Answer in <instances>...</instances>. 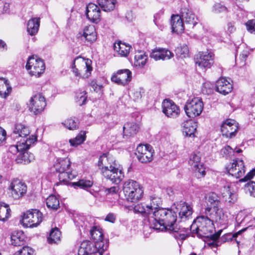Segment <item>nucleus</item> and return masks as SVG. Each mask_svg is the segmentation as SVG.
<instances>
[{"label":"nucleus","mask_w":255,"mask_h":255,"mask_svg":"<svg viewBox=\"0 0 255 255\" xmlns=\"http://www.w3.org/2000/svg\"><path fill=\"white\" fill-rule=\"evenodd\" d=\"M123 191L126 200L132 203L138 202L143 195V187L137 182L130 179L124 182Z\"/></svg>","instance_id":"obj_4"},{"label":"nucleus","mask_w":255,"mask_h":255,"mask_svg":"<svg viewBox=\"0 0 255 255\" xmlns=\"http://www.w3.org/2000/svg\"><path fill=\"white\" fill-rule=\"evenodd\" d=\"M249 54V51L247 50H244L240 54L239 60H240L241 66L245 65L246 60Z\"/></svg>","instance_id":"obj_59"},{"label":"nucleus","mask_w":255,"mask_h":255,"mask_svg":"<svg viewBox=\"0 0 255 255\" xmlns=\"http://www.w3.org/2000/svg\"><path fill=\"white\" fill-rule=\"evenodd\" d=\"M246 187L249 190L250 195L255 197V182H249L246 184Z\"/></svg>","instance_id":"obj_61"},{"label":"nucleus","mask_w":255,"mask_h":255,"mask_svg":"<svg viewBox=\"0 0 255 255\" xmlns=\"http://www.w3.org/2000/svg\"><path fill=\"white\" fill-rule=\"evenodd\" d=\"M34 159L33 154L29 152L26 150L21 151L17 156L15 161L17 163L27 164Z\"/></svg>","instance_id":"obj_33"},{"label":"nucleus","mask_w":255,"mask_h":255,"mask_svg":"<svg viewBox=\"0 0 255 255\" xmlns=\"http://www.w3.org/2000/svg\"><path fill=\"white\" fill-rule=\"evenodd\" d=\"M89 85L92 87L94 91L97 93L102 92L103 90V85L101 84H98L96 81L94 80L91 81L89 82Z\"/></svg>","instance_id":"obj_58"},{"label":"nucleus","mask_w":255,"mask_h":255,"mask_svg":"<svg viewBox=\"0 0 255 255\" xmlns=\"http://www.w3.org/2000/svg\"><path fill=\"white\" fill-rule=\"evenodd\" d=\"M174 54L170 50L164 48H155L150 54V57L155 61L166 60L172 58Z\"/></svg>","instance_id":"obj_22"},{"label":"nucleus","mask_w":255,"mask_h":255,"mask_svg":"<svg viewBox=\"0 0 255 255\" xmlns=\"http://www.w3.org/2000/svg\"><path fill=\"white\" fill-rule=\"evenodd\" d=\"M247 30L252 34H255V19L249 20L246 23Z\"/></svg>","instance_id":"obj_60"},{"label":"nucleus","mask_w":255,"mask_h":255,"mask_svg":"<svg viewBox=\"0 0 255 255\" xmlns=\"http://www.w3.org/2000/svg\"><path fill=\"white\" fill-rule=\"evenodd\" d=\"M62 124L70 130H75L78 128V122L77 119H68L62 123Z\"/></svg>","instance_id":"obj_50"},{"label":"nucleus","mask_w":255,"mask_h":255,"mask_svg":"<svg viewBox=\"0 0 255 255\" xmlns=\"http://www.w3.org/2000/svg\"><path fill=\"white\" fill-rule=\"evenodd\" d=\"M245 231H246V229H243L241 230L238 231V232H237L234 234H226L224 236L222 237L221 239L223 242L229 241L230 240H232L233 238H236L239 235L241 234L242 232H243Z\"/></svg>","instance_id":"obj_54"},{"label":"nucleus","mask_w":255,"mask_h":255,"mask_svg":"<svg viewBox=\"0 0 255 255\" xmlns=\"http://www.w3.org/2000/svg\"><path fill=\"white\" fill-rule=\"evenodd\" d=\"M175 212L178 213L180 221H186L192 219L193 209L192 207L185 202L180 201L174 204Z\"/></svg>","instance_id":"obj_13"},{"label":"nucleus","mask_w":255,"mask_h":255,"mask_svg":"<svg viewBox=\"0 0 255 255\" xmlns=\"http://www.w3.org/2000/svg\"><path fill=\"white\" fill-rule=\"evenodd\" d=\"M207 216H209L212 223H216L223 228H226L228 224L227 215H225L222 209L216 210L207 211Z\"/></svg>","instance_id":"obj_16"},{"label":"nucleus","mask_w":255,"mask_h":255,"mask_svg":"<svg viewBox=\"0 0 255 255\" xmlns=\"http://www.w3.org/2000/svg\"><path fill=\"white\" fill-rule=\"evenodd\" d=\"M42 221V214L37 209H31L24 213L22 223L25 227H37Z\"/></svg>","instance_id":"obj_8"},{"label":"nucleus","mask_w":255,"mask_h":255,"mask_svg":"<svg viewBox=\"0 0 255 255\" xmlns=\"http://www.w3.org/2000/svg\"><path fill=\"white\" fill-rule=\"evenodd\" d=\"M25 241V235L22 231L13 232L11 236V244L14 246L23 245Z\"/></svg>","instance_id":"obj_40"},{"label":"nucleus","mask_w":255,"mask_h":255,"mask_svg":"<svg viewBox=\"0 0 255 255\" xmlns=\"http://www.w3.org/2000/svg\"><path fill=\"white\" fill-rule=\"evenodd\" d=\"M253 218L252 215L247 214L246 212L244 211H241L238 213L236 218V221L238 226L243 225L244 226H247L246 230L248 228H249V224L250 219Z\"/></svg>","instance_id":"obj_35"},{"label":"nucleus","mask_w":255,"mask_h":255,"mask_svg":"<svg viewBox=\"0 0 255 255\" xmlns=\"http://www.w3.org/2000/svg\"><path fill=\"white\" fill-rule=\"evenodd\" d=\"M70 166V160L68 158L60 159L55 165V169L57 172L67 171Z\"/></svg>","instance_id":"obj_45"},{"label":"nucleus","mask_w":255,"mask_h":255,"mask_svg":"<svg viewBox=\"0 0 255 255\" xmlns=\"http://www.w3.org/2000/svg\"><path fill=\"white\" fill-rule=\"evenodd\" d=\"M222 194L226 202L233 204L237 200L236 195L231 191L230 186L228 184L224 187Z\"/></svg>","instance_id":"obj_41"},{"label":"nucleus","mask_w":255,"mask_h":255,"mask_svg":"<svg viewBox=\"0 0 255 255\" xmlns=\"http://www.w3.org/2000/svg\"><path fill=\"white\" fill-rule=\"evenodd\" d=\"M201 154L200 153H193L191 155L189 160V163L196 172L198 178L204 177L205 175V168L203 164L200 162Z\"/></svg>","instance_id":"obj_20"},{"label":"nucleus","mask_w":255,"mask_h":255,"mask_svg":"<svg viewBox=\"0 0 255 255\" xmlns=\"http://www.w3.org/2000/svg\"><path fill=\"white\" fill-rule=\"evenodd\" d=\"M238 130V124L234 120H227L223 123L221 127L223 135L230 138L236 135Z\"/></svg>","instance_id":"obj_19"},{"label":"nucleus","mask_w":255,"mask_h":255,"mask_svg":"<svg viewBox=\"0 0 255 255\" xmlns=\"http://www.w3.org/2000/svg\"><path fill=\"white\" fill-rule=\"evenodd\" d=\"M133 210L135 213H141L143 216L146 218V220L149 224V218L152 217L153 213H151L150 208H149L147 204H138L134 206Z\"/></svg>","instance_id":"obj_34"},{"label":"nucleus","mask_w":255,"mask_h":255,"mask_svg":"<svg viewBox=\"0 0 255 255\" xmlns=\"http://www.w3.org/2000/svg\"><path fill=\"white\" fill-rule=\"evenodd\" d=\"M255 175V169H253L250 171L244 177V178L240 180V181H246L252 179Z\"/></svg>","instance_id":"obj_64"},{"label":"nucleus","mask_w":255,"mask_h":255,"mask_svg":"<svg viewBox=\"0 0 255 255\" xmlns=\"http://www.w3.org/2000/svg\"><path fill=\"white\" fill-rule=\"evenodd\" d=\"M176 54L181 57H186L189 52V50L186 45L177 47L175 50Z\"/></svg>","instance_id":"obj_52"},{"label":"nucleus","mask_w":255,"mask_h":255,"mask_svg":"<svg viewBox=\"0 0 255 255\" xmlns=\"http://www.w3.org/2000/svg\"><path fill=\"white\" fill-rule=\"evenodd\" d=\"M46 105L45 98L40 93L33 96L28 104L30 111L33 112L35 115L42 112Z\"/></svg>","instance_id":"obj_12"},{"label":"nucleus","mask_w":255,"mask_h":255,"mask_svg":"<svg viewBox=\"0 0 255 255\" xmlns=\"http://www.w3.org/2000/svg\"><path fill=\"white\" fill-rule=\"evenodd\" d=\"M36 140V136L31 135L29 136V138H27L26 140L24 139L23 141H22V139H21L16 145H10L9 147L8 150L13 154H15L17 152L20 153L21 151L28 149L30 146L34 143Z\"/></svg>","instance_id":"obj_17"},{"label":"nucleus","mask_w":255,"mask_h":255,"mask_svg":"<svg viewBox=\"0 0 255 255\" xmlns=\"http://www.w3.org/2000/svg\"><path fill=\"white\" fill-rule=\"evenodd\" d=\"M86 100V92L85 91H80L76 93V102L79 105L82 106L84 105Z\"/></svg>","instance_id":"obj_51"},{"label":"nucleus","mask_w":255,"mask_h":255,"mask_svg":"<svg viewBox=\"0 0 255 255\" xmlns=\"http://www.w3.org/2000/svg\"><path fill=\"white\" fill-rule=\"evenodd\" d=\"M78 37L90 43L95 41L97 39V34L94 26L90 25L85 26L82 31L79 32Z\"/></svg>","instance_id":"obj_23"},{"label":"nucleus","mask_w":255,"mask_h":255,"mask_svg":"<svg viewBox=\"0 0 255 255\" xmlns=\"http://www.w3.org/2000/svg\"><path fill=\"white\" fill-rule=\"evenodd\" d=\"M29 133L30 131L28 127L21 124H17L15 125L13 132V136L15 135V137L18 136L22 138V141L28 138L27 136Z\"/></svg>","instance_id":"obj_31"},{"label":"nucleus","mask_w":255,"mask_h":255,"mask_svg":"<svg viewBox=\"0 0 255 255\" xmlns=\"http://www.w3.org/2000/svg\"><path fill=\"white\" fill-rule=\"evenodd\" d=\"M18 252V255H34V250L29 247H23Z\"/></svg>","instance_id":"obj_57"},{"label":"nucleus","mask_w":255,"mask_h":255,"mask_svg":"<svg viewBox=\"0 0 255 255\" xmlns=\"http://www.w3.org/2000/svg\"><path fill=\"white\" fill-rule=\"evenodd\" d=\"M10 209L7 204L4 203H0V221L4 222L6 221L10 216Z\"/></svg>","instance_id":"obj_43"},{"label":"nucleus","mask_w":255,"mask_h":255,"mask_svg":"<svg viewBox=\"0 0 255 255\" xmlns=\"http://www.w3.org/2000/svg\"><path fill=\"white\" fill-rule=\"evenodd\" d=\"M131 72L127 69L119 70L116 73H114L111 78L113 82L119 85L126 86L131 80Z\"/></svg>","instance_id":"obj_14"},{"label":"nucleus","mask_w":255,"mask_h":255,"mask_svg":"<svg viewBox=\"0 0 255 255\" xmlns=\"http://www.w3.org/2000/svg\"><path fill=\"white\" fill-rule=\"evenodd\" d=\"M225 78H221L216 82V91L223 95H226L230 93L233 89V86L230 82Z\"/></svg>","instance_id":"obj_27"},{"label":"nucleus","mask_w":255,"mask_h":255,"mask_svg":"<svg viewBox=\"0 0 255 255\" xmlns=\"http://www.w3.org/2000/svg\"><path fill=\"white\" fill-rule=\"evenodd\" d=\"M85 133L81 131L75 138L69 139V142L71 146H77L82 143L85 140Z\"/></svg>","instance_id":"obj_48"},{"label":"nucleus","mask_w":255,"mask_h":255,"mask_svg":"<svg viewBox=\"0 0 255 255\" xmlns=\"http://www.w3.org/2000/svg\"><path fill=\"white\" fill-rule=\"evenodd\" d=\"M90 236L94 243L89 241H84L82 242H88L92 244L95 248L98 250L97 252H100V254L103 255L105 251L107 250L108 245L105 243L103 240V233L102 230L99 227H93L90 230Z\"/></svg>","instance_id":"obj_6"},{"label":"nucleus","mask_w":255,"mask_h":255,"mask_svg":"<svg viewBox=\"0 0 255 255\" xmlns=\"http://www.w3.org/2000/svg\"><path fill=\"white\" fill-rule=\"evenodd\" d=\"M213 10L216 13L226 12L227 8L221 3H216L213 7Z\"/></svg>","instance_id":"obj_62"},{"label":"nucleus","mask_w":255,"mask_h":255,"mask_svg":"<svg viewBox=\"0 0 255 255\" xmlns=\"http://www.w3.org/2000/svg\"><path fill=\"white\" fill-rule=\"evenodd\" d=\"M233 152V149L231 148V147L229 145L225 146L221 150V154L227 158L230 157Z\"/></svg>","instance_id":"obj_55"},{"label":"nucleus","mask_w":255,"mask_h":255,"mask_svg":"<svg viewBox=\"0 0 255 255\" xmlns=\"http://www.w3.org/2000/svg\"><path fill=\"white\" fill-rule=\"evenodd\" d=\"M213 86L209 83L206 82L203 85L202 92L207 94H209L212 92V88Z\"/></svg>","instance_id":"obj_63"},{"label":"nucleus","mask_w":255,"mask_h":255,"mask_svg":"<svg viewBox=\"0 0 255 255\" xmlns=\"http://www.w3.org/2000/svg\"><path fill=\"white\" fill-rule=\"evenodd\" d=\"M100 8L96 4L89 3L86 6V14L87 18L93 23H98L101 19Z\"/></svg>","instance_id":"obj_21"},{"label":"nucleus","mask_w":255,"mask_h":255,"mask_svg":"<svg viewBox=\"0 0 255 255\" xmlns=\"http://www.w3.org/2000/svg\"><path fill=\"white\" fill-rule=\"evenodd\" d=\"M26 68L31 75L39 77L44 72L45 66L42 59L33 55L29 57Z\"/></svg>","instance_id":"obj_9"},{"label":"nucleus","mask_w":255,"mask_h":255,"mask_svg":"<svg viewBox=\"0 0 255 255\" xmlns=\"http://www.w3.org/2000/svg\"><path fill=\"white\" fill-rule=\"evenodd\" d=\"M229 174L236 178H239L243 176L245 172V165L243 160L239 159L234 160L227 167Z\"/></svg>","instance_id":"obj_18"},{"label":"nucleus","mask_w":255,"mask_h":255,"mask_svg":"<svg viewBox=\"0 0 255 255\" xmlns=\"http://www.w3.org/2000/svg\"><path fill=\"white\" fill-rule=\"evenodd\" d=\"M118 191L119 188L118 187L113 186L109 188H106L105 190V193L107 198H108V196L110 195H115L117 197V193Z\"/></svg>","instance_id":"obj_56"},{"label":"nucleus","mask_w":255,"mask_h":255,"mask_svg":"<svg viewBox=\"0 0 255 255\" xmlns=\"http://www.w3.org/2000/svg\"><path fill=\"white\" fill-rule=\"evenodd\" d=\"M149 218V227L156 230L169 231L180 245L188 237V228H181L177 224V214L171 209L161 208L154 211Z\"/></svg>","instance_id":"obj_1"},{"label":"nucleus","mask_w":255,"mask_h":255,"mask_svg":"<svg viewBox=\"0 0 255 255\" xmlns=\"http://www.w3.org/2000/svg\"><path fill=\"white\" fill-rule=\"evenodd\" d=\"M139 129L138 124L132 122L126 123L123 127L124 137H130L135 135Z\"/></svg>","instance_id":"obj_30"},{"label":"nucleus","mask_w":255,"mask_h":255,"mask_svg":"<svg viewBox=\"0 0 255 255\" xmlns=\"http://www.w3.org/2000/svg\"><path fill=\"white\" fill-rule=\"evenodd\" d=\"M206 203L207 207L205 209L206 215L207 214L208 210L213 211L220 209V197L215 193H210L206 198Z\"/></svg>","instance_id":"obj_26"},{"label":"nucleus","mask_w":255,"mask_h":255,"mask_svg":"<svg viewBox=\"0 0 255 255\" xmlns=\"http://www.w3.org/2000/svg\"><path fill=\"white\" fill-rule=\"evenodd\" d=\"M47 207L52 210L56 211L60 207L59 200L55 195H50L46 200Z\"/></svg>","instance_id":"obj_44"},{"label":"nucleus","mask_w":255,"mask_h":255,"mask_svg":"<svg viewBox=\"0 0 255 255\" xmlns=\"http://www.w3.org/2000/svg\"><path fill=\"white\" fill-rule=\"evenodd\" d=\"M93 184V182L92 180L81 179L79 180L78 182L72 183L73 186H77L81 189L85 190L91 187Z\"/></svg>","instance_id":"obj_49"},{"label":"nucleus","mask_w":255,"mask_h":255,"mask_svg":"<svg viewBox=\"0 0 255 255\" xmlns=\"http://www.w3.org/2000/svg\"><path fill=\"white\" fill-rule=\"evenodd\" d=\"M8 189L11 196L15 200L19 199L26 194L27 186L19 179H15L11 181Z\"/></svg>","instance_id":"obj_10"},{"label":"nucleus","mask_w":255,"mask_h":255,"mask_svg":"<svg viewBox=\"0 0 255 255\" xmlns=\"http://www.w3.org/2000/svg\"><path fill=\"white\" fill-rule=\"evenodd\" d=\"M39 18L35 17L29 19L27 24V31L28 34L32 36L35 35L39 29Z\"/></svg>","instance_id":"obj_36"},{"label":"nucleus","mask_w":255,"mask_h":255,"mask_svg":"<svg viewBox=\"0 0 255 255\" xmlns=\"http://www.w3.org/2000/svg\"><path fill=\"white\" fill-rule=\"evenodd\" d=\"M214 224L209 216L197 217L190 226L192 234H196L198 238H208L214 230Z\"/></svg>","instance_id":"obj_3"},{"label":"nucleus","mask_w":255,"mask_h":255,"mask_svg":"<svg viewBox=\"0 0 255 255\" xmlns=\"http://www.w3.org/2000/svg\"><path fill=\"white\" fill-rule=\"evenodd\" d=\"M61 233L59 229L57 228L52 229L47 239L49 244H57L60 241Z\"/></svg>","instance_id":"obj_46"},{"label":"nucleus","mask_w":255,"mask_h":255,"mask_svg":"<svg viewBox=\"0 0 255 255\" xmlns=\"http://www.w3.org/2000/svg\"><path fill=\"white\" fill-rule=\"evenodd\" d=\"M97 251L92 244L88 242H82L78 255H101L100 252H96Z\"/></svg>","instance_id":"obj_28"},{"label":"nucleus","mask_w":255,"mask_h":255,"mask_svg":"<svg viewBox=\"0 0 255 255\" xmlns=\"http://www.w3.org/2000/svg\"><path fill=\"white\" fill-rule=\"evenodd\" d=\"M197 124L192 120L185 122L183 124L182 132L185 136L194 137V133L196 130Z\"/></svg>","instance_id":"obj_32"},{"label":"nucleus","mask_w":255,"mask_h":255,"mask_svg":"<svg viewBox=\"0 0 255 255\" xmlns=\"http://www.w3.org/2000/svg\"><path fill=\"white\" fill-rule=\"evenodd\" d=\"M162 107L163 113L168 117L176 118L179 114L178 107L172 101L164 100Z\"/></svg>","instance_id":"obj_24"},{"label":"nucleus","mask_w":255,"mask_h":255,"mask_svg":"<svg viewBox=\"0 0 255 255\" xmlns=\"http://www.w3.org/2000/svg\"><path fill=\"white\" fill-rule=\"evenodd\" d=\"M97 3L103 10L110 12L115 8L117 1V0H97Z\"/></svg>","instance_id":"obj_37"},{"label":"nucleus","mask_w":255,"mask_h":255,"mask_svg":"<svg viewBox=\"0 0 255 255\" xmlns=\"http://www.w3.org/2000/svg\"><path fill=\"white\" fill-rule=\"evenodd\" d=\"M91 64V60L77 57L74 59L72 64L73 72L76 76L87 78L90 76L93 70Z\"/></svg>","instance_id":"obj_5"},{"label":"nucleus","mask_w":255,"mask_h":255,"mask_svg":"<svg viewBox=\"0 0 255 255\" xmlns=\"http://www.w3.org/2000/svg\"><path fill=\"white\" fill-rule=\"evenodd\" d=\"M148 56L143 51H138L134 56V65L138 68H142L146 64Z\"/></svg>","instance_id":"obj_39"},{"label":"nucleus","mask_w":255,"mask_h":255,"mask_svg":"<svg viewBox=\"0 0 255 255\" xmlns=\"http://www.w3.org/2000/svg\"><path fill=\"white\" fill-rule=\"evenodd\" d=\"M204 105L201 99L194 98L187 101L184 109L186 115L191 118L199 116L203 110Z\"/></svg>","instance_id":"obj_7"},{"label":"nucleus","mask_w":255,"mask_h":255,"mask_svg":"<svg viewBox=\"0 0 255 255\" xmlns=\"http://www.w3.org/2000/svg\"><path fill=\"white\" fill-rule=\"evenodd\" d=\"M181 16L184 22L193 27L198 23V18L192 10L188 7H183L181 9Z\"/></svg>","instance_id":"obj_25"},{"label":"nucleus","mask_w":255,"mask_h":255,"mask_svg":"<svg viewBox=\"0 0 255 255\" xmlns=\"http://www.w3.org/2000/svg\"><path fill=\"white\" fill-rule=\"evenodd\" d=\"M214 54L211 52H203L199 54L196 60V64L205 71L210 68L214 63Z\"/></svg>","instance_id":"obj_15"},{"label":"nucleus","mask_w":255,"mask_h":255,"mask_svg":"<svg viewBox=\"0 0 255 255\" xmlns=\"http://www.w3.org/2000/svg\"><path fill=\"white\" fill-rule=\"evenodd\" d=\"M183 21L181 15H172L171 19L172 32L177 34L182 32L184 29Z\"/></svg>","instance_id":"obj_29"},{"label":"nucleus","mask_w":255,"mask_h":255,"mask_svg":"<svg viewBox=\"0 0 255 255\" xmlns=\"http://www.w3.org/2000/svg\"><path fill=\"white\" fill-rule=\"evenodd\" d=\"M98 166L103 175L113 183L119 184L124 177L120 165L109 153H104L100 156Z\"/></svg>","instance_id":"obj_2"},{"label":"nucleus","mask_w":255,"mask_h":255,"mask_svg":"<svg viewBox=\"0 0 255 255\" xmlns=\"http://www.w3.org/2000/svg\"><path fill=\"white\" fill-rule=\"evenodd\" d=\"M161 204V199L157 197H152L150 199V202L147 204L150 208L151 213H153L154 211L158 210L159 206Z\"/></svg>","instance_id":"obj_47"},{"label":"nucleus","mask_w":255,"mask_h":255,"mask_svg":"<svg viewBox=\"0 0 255 255\" xmlns=\"http://www.w3.org/2000/svg\"><path fill=\"white\" fill-rule=\"evenodd\" d=\"M135 155L139 162L143 163H148L153 158L152 148L149 144H139L136 148Z\"/></svg>","instance_id":"obj_11"},{"label":"nucleus","mask_w":255,"mask_h":255,"mask_svg":"<svg viewBox=\"0 0 255 255\" xmlns=\"http://www.w3.org/2000/svg\"><path fill=\"white\" fill-rule=\"evenodd\" d=\"M114 48L115 51L117 52L121 56L126 57L129 54L130 46L125 43L119 42L115 43Z\"/></svg>","instance_id":"obj_42"},{"label":"nucleus","mask_w":255,"mask_h":255,"mask_svg":"<svg viewBox=\"0 0 255 255\" xmlns=\"http://www.w3.org/2000/svg\"><path fill=\"white\" fill-rule=\"evenodd\" d=\"M11 92V87L7 80L3 78H0V97L6 98Z\"/></svg>","instance_id":"obj_38"},{"label":"nucleus","mask_w":255,"mask_h":255,"mask_svg":"<svg viewBox=\"0 0 255 255\" xmlns=\"http://www.w3.org/2000/svg\"><path fill=\"white\" fill-rule=\"evenodd\" d=\"M143 93V90L142 89L139 88L134 90L131 93V96L134 101H137L141 98Z\"/></svg>","instance_id":"obj_53"}]
</instances>
